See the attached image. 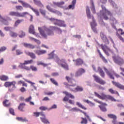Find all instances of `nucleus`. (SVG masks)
<instances>
[{
  "mask_svg": "<svg viewBox=\"0 0 124 124\" xmlns=\"http://www.w3.org/2000/svg\"><path fill=\"white\" fill-rule=\"evenodd\" d=\"M43 29L46 31L47 35H54V31H56L59 34H62V32L61 29L54 26H50L49 28L44 26Z\"/></svg>",
  "mask_w": 124,
  "mask_h": 124,
  "instance_id": "obj_1",
  "label": "nucleus"
},
{
  "mask_svg": "<svg viewBox=\"0 0 124 124\" xmlns=\"http://www.w3.org/2000/svg\"><path fill=\"white\" fill-rule=\"evenodd\" d=\"M94 93L95 96H96L98 98H100V99H102V100H104L105 99L106 100L108 99V100H111V101H114V102L117 101V100L114 98V97L110 95H106L104 94V93H101V95H99V94H98L96 92H94Z\"/></svg>",
  "mask_w": 124,
  "mask_h": 124,
  "instance_id": "obj_2",
  "label": "nucleus"
},
{
  "mask_svg": "<svg viewBox=\"0 0 124 124\" xmlns=\"http://www.w3.org/2000/svg\"><path fill=\"white\" fill-rule=\"evenodd\" d=\"M63 93H64L66 95V96H65L63 98V101H68L70 104L74 105V103H75L74 101L70 99L69 100V98H71L72 99H74V98H75V97L74 96V95H73L71 93H69L66 91L63 92Z\"/></svg>",
  "mask_w": 124,
  "mask_h": 124,
  "instance_id": "obj_3",
  "label": "nucleus"
},
{
  "mask_svg": "<svg viewBox=\"0 0 124 124\" xmlns=\"http://www.w3.org/2000/svg\"><path fill=\"white\" fill-rule=\"evenodd\" d=\"M112 60L115 63L119 64V65H122L124 64V60L120 55H113L112 56Z\"/></svg>",
  "mask_w": 124,
  "mask_h": 124,
  "instance_id": "obj_4",
  "label": "nucleus"
},
{
  "mask_svg": "<svg viewBox=\"0 0 124 124\" xmlns=\"http://www.w3.org/2000/svg\"><path fill=\"white\" fill-rule=\"evenodd\" d=\"M9 16H15V17H25L26 15H29V13L27 12L19 13L18 12L11 11L9 13Z\"/></svg>",
  "mask_w": 124,
  "mask_h": 124,
  "instance_id": "obj_5",
  "label": "nucleus"
},
{
  "mask_svg": "<svg viewBox=\"0 0 124 124\" xmlns=\"http://www.w3.org/2000/svg\"><path fill=\"white\" fill-rule=\"evenodd\" d=\"M103 13L101 15L102 17L105 20H109V17L107 16L108 15L109 16H112V14L111 12L109 11L108 10L106 9L105 7L102 6Z\"/></svg>",
  "mask_w": 124,
  "mask_h": 124,
  "instance_id": "obj_6",
  "label": "nucleus"
},
{
  "mask_svg": "<svg viewBox=\"0 0 124 124\" xmlns=\"http://www.w3.org/2000/svg\"><path fill=\"white\" fill-rule=\"evenodd\" d=\"M16 83L15 81L12 82L7 81L4 83V86L6 88H9L10 87H11V86H13L12 89L9 88V91L10 92H13V91H14V89H16Z\"/></svg>",
  "mask_w": 124,
  "mask_h": 124,
  "instance_id": "obj_7",
  "label": "nucleus"
},
{
  "mask_svg": "<svg viewBox=\"0 0 124 124\" xmlns=\"http://www.w3.org/2000/svg\"><path fill=\"white\" fill-rule=\"evenodd\" d=\"M100 46L102 50H103V52L105 53L106 55H107L108 57H109V56H110L109 52L114 53V51H113V50L110 49V48H109L108 46L105 45H101Z\"/></svg>",
  "mask_w": 124,
  "mask_h": 124,
  "instance_id": "obj_8",
  "label": "nucleus"
},
{
  "mask_svg": "<svg viewBox=\"0 0 124 124\" xmlns=\"http://www.w3.org/2000/svg\"><path fill=\"white\" fill-rule=\"evenodd\" d=\"M65 79L66 80H67L68 83H69V84H70V85H69L66 82L63 83L64 85L66 86L67 88H69V87H75V86H76V84H73V82H75V79L68 76H66L65 77Z\"/></svg>",
  "mask_w": 124,
  "mask_h": 124,
  "instance_id": "obj_9",
  "label": "nucleus"
},
{
  "mask_svg": "<svg viewBox=\"0 0 124 124\" xmlns=\"http://www.w3.org/2000/svg\"><path fill=\"white\" fill-rule=\"evenodd\" d=\"M50 21L54 23V25L59 26V27H66V25L63 24L64 22L62 20H59L56 18H49Z\"/></svg>",
  "mask_w": 124,
  "mask_h": 124,
  "instance_id": "obj_10",
  "label": "nucleus"
},
{
  "mask_svg": "<svg viewBox=\"0 0 124 124\" xmlns=\"http://www.w3.org/2000/svg\"><path fill=\"white\" fill-rule=\"evenodd\" d=\"M93 77L96 83H98V84H100V85H105V84H106V82L103 79H101L99 77L94 75H93Z\"/></svg>",
  "mask_w": 124,
  "mask_h": 124,
  "instance_id": "obj_11",
  "label": "nucleus"
},
{
  "mask_svg": "<svg viewBox=\"0 0 124 124\" xmlns=\"http://www.w3.org/2000/svg\"><path fill=\"white\" fill-rule=\"evenodd\" d=\"M75 65L76 66H80L84 64V60L81 58H78L76 60H73Z\"/></svg>",
  "mask_w": 124,
  "mask_h": 124,
  "instance_id": "obj_12",
  "label": "nucleus"
},
{
  "mask_svg": "<svg viewBox=\"0 0 124 124\" xmlns=\"http://www.w3.org/2000/svg\"><path fill=\"white\" fill-rule=\"evenodd\" d=\"M116 33H117L116 34H117L118 38H119V39L120 40H121V41H122V42L124 43V38H123V37H122V36H121V35H123L124 34V30H123V29H119L117 30Z\"/></svg>",
  "mask_w": 124,
  "mask_h": 124,
  "instance_id": "obj_13",
  "label": "nucleus"
},
{
  "mask_svg": "<svg viewBox=\"0 0 124 124\" xmlns=\"http://www.w3.org/2000/svg\"><path fill=\"white\" fill-rule=\"evenodd\" d=\"M86 72V70L82 68H79L75 73V77H80Z\"/></svg>",
  "mask_w": 124,
  "mask_h": 124,
  "instance_id": "obj_14",
  "label": "nucleus"
},
{
  "mask_svg": "<svg viewBox=\"0 0 124 124\" xmlns=\"http://www.w3.org/2000/svg\"><path fill=\"white\" fill-rule=\"evenodd\" d=\"M97 102V103L101 104V106H99V107L101 109V111L103 112H106V111H107L106 108H105V106H107V104L106 103H102L101 101H98Z\"/></svg>",
  "mask_w": 124,
  "mask_h": 124,
  "instance_id": "obj_15",
  "label": "nucleus"
},
{
  "mask_svg": "<svg viewBox=\"0 0 124 124\" xmlns=\"http://www.w3.org/2000/svg\"><path fill=\"white\" fill-rule=\"evenodd\" d=\"M103 69L105 71L106 73H107V75L109 76V78H110V79H112L113 80H114L115 78L113 77V74H114V71H109V70H108L107 68H106V67H103Z\"/></svg>",
  "mask_w": 124,
  "mask_h": 124,
  "instance_id": "obj_16",
  "label": "nucleus"
},
{
  "mask_svg": "<svg viewBox=\"0 0 124 124\" xmlns=\"http://www.w3.org/2000/svg\"><path fill=\"white\" fill-rule=\"evenodd\" d=\"M100 36L101 39L103 40V42L105 43V44H109V40H108V38H107V37H106V35L104 34V32H102L100 33Z\"/></svg>",
  "mask_w": 124,
  "mask_h": 124,
  "instance_id": "obj_17",
  "label": "nucleus"
},
{
  "mask_svg": "<svg viewBox=\"0 0 124 124\" xmlns=\"http://www.w3.org/2000/svg\"><path fill=\"white\" fill-rule=\"evenodd\" d=\"M18 67L21 69L27 70V71H31V67L27 66L26 64H24L23 63H20V65H18Z\"/></svg>",
  "mask_w": 124,
  "mask_h": 124,
  "instance_id": "obj_18",
  "label": "nucleus"
},
{
  "mask_svg": "<svg viewBox=\"0 0 124 124\" xmlns=\"http://www.w3.org/2000/svg\"><path fill=\"white\" fill-rule=\"evenodd\" d=\"M70 90L75 93H78V92H83L84 91V88L80 86H77V87L74 89L70 88Z\"/></svg>",
  "mask_w": 124,
  "mask_h": 124,
  "instance_id": "obj_19",
  "label": "nucleus"
},
{
  "mask_svg": "<svg viewBox=\"0 0 124 124\" xmlns=\"http://www.w3.org/2000/svg\"><path fill=\"white\" fill-rule=\"evenodd\" d=\"M34 52L36 55H37L38 56H41V55H44V54H46L47 51L43 49H40L34 50Z\"/></svg>",
  "mask_w": 124,
  "mask_h": 124,
  "instance_id": "obj_20",
  "label": "nucleus"
},
{
  "mask_svg": "<svg viewBox=\"0 0 124 124\" xmlns=\"http://www.w3.org/2000/svg\"><path fill=\"white\" fill-rule=\"evenodd\" d=\"M97 51L99 54V56L100 59H101V60L103 61V62L105 63H108V61H107V59H105V57H104V56H103V55L100 52V50H99V49H97Z\"/></svg>",
  "mask_w": 124,
  "mask_h": 124,
  "instance_id": "obj_21",
  "label": "nucleus"
},
{
  "mask_svg": "<svg viewBox=\"0 0 124 124\" xmlns=\"http://www.w3.org/2000/svg\"><path fill=\"white\" fill-rule=\"evenodd\" d=\"M43 28H44V27H43V29L40 28V27H39L38 28V30H39V31L41 34V35H42L43 36V37H44V38H47V34H46L45 33V31H43V30L44 31H45Z\"/></svg>",
  "mask_w": 124,
  "mask_h": 124,
  "instance_id": "obj_22",
  "label": "nucleus"
},
{
  "mask_svg": "<svg viewBox=\"0 0 124 124\" xmlns=\"http://www.w3.org/2000/svg\"><path fill=\"white\" fill-rule=\"evenodd\" d=\"M112 84L115 86V87H117V88H118V89H120V90H124V86L121 84L119 82H116L115 81H112Z\"/></svg>",
  "mask_w": 124,
  "mask_h": 124,
  "instance_id": "obj_23",
  "label": "nucleus"
},
{
  "mask_svg": "<svg viewBox=\"0 0 124 124\" xmlns=\"http://www.w3.org/2000/svg\"><path fill=\"white\" fill-rule=\"evenodd\" d=\"M29 32L30 33H32V34H34L36 36L38 35V33L36 34V32H35L34 27L32 25H30L29 27Z\"/></svg>",
  "mask_w": 124,
  "mask_h": 124,
  "instance_id": "obj_24",
  "label": "nucleus"
},
{
  "mask_svg": "<svg viewBox=\"0 0 124 124\" xmlns=\"http://www.w3.org/2000/svg\"><path fill=\"white\" fill-rule=\"evenodd\" d=\"M26 54L27 55V56H29V57H30V58L33 60L36 59L35 54L33 53V52H26Z\"/></svg>",
  "mask_w": 124,
  "mask_h": 124,
  "instance_id": "obj_25",
  "label": "nucleus"
},
{
  "mask_svg": "<svg viewBox=\"0 0 124 124\" xmlns=\"http://www.w3.org/2000/svg\"><path fill=\"white\" fill-rule=\"evenodd\" d=\"M46 9L48 10V11H50V12H52V13H60L61 14L60 12L53 9V8H51L49 5L46 6Z\"/></svg>",
  "mask_w": 124,
  "mask_h": 124,
  "instance_id": "obj_26",
  "label": "nucleus"
},
{
  "mask_svg": "<svg viewBox=\"0 0 124 124\" xmlns=\"http://www.w3.org/2000/svg\"><path fill=\"white\" fill-rule=\"evenodd\" d=\"M98 71L99 72V74L102 78H104L105 77V73L103 71V70L100 68V67H98Z\"/></svg>",
  "mask_w": 124,
  "mask_h": 124,
  "instance_id": "obj_27",
  "label": "nucleus"
},
{
  "mask_svg": "<svg viewBox=\"0 0 124 124\" xmlns=\"http://www.w3.org/2000/svg\"><path fill=\"white\" fill-rule=\"evenodd\" d=\"M86 14L88 19H92V16H91V11H90V8L87 7L86 8Z\"/></svg>",
  "mask_w": 124,
  "mask_h": 124,
  "instance_id": "obj_28",
  "label": "nucleus"
},
{
  "mask_svg": "<svg viewBox=\"0 0 124 124\" xmlns=\"http://www.w3.org/2000/svg\"><path fill=\"white\" fill-rule=\"evenodd\" d=\"M35 4L36 5H38V6H40L41 7H43L44 5L43 4L38 0H33Z\"/></svg>",
  "mask_w": 124,
  "mask_h": 124,
  "instance_id": "obj_29",
  "label": "nucleus"
},
{
  "mask_svg": "<svg viewBox=\"0 0 124 124\" xmlns=\"http://www.w3.org/2000/svg\"><path fill=\"white\" fill-rule=\"evenodd\" d=\"M40 119H41L42 122L43 123V124H50V122H49V121H48L47 119H46V117H40Z\"/></svg>",
  "mask_w": 124,
  "mask_h": 124,
  "instance_id": "obj_30",
  "label": "nucleus"
},
{
  "mask_svg": "<svg viewBox=\"0 0 124 124\" xmlns=\"http://www.w3.org/2000/svg\"><path fill=\"white\" fill-rule=\"evenodd\" d=\"M90 2L92 5L91 10H92L93 13V14H95V13H96V12H95V8H94V4H93V0H90Z\"/></svg>",
  "mask_w": 124,
  "mask_h": 124,
  "instance_id": "obj_31",
  "label": "nucleus"
},
{
  "mask_svg": "<svg viewBox=\"0 0 124 124\" xmlns=\"http://www.w3.org/2000/svg\"><path fill=\"white\" fill-rule=\"evenodd\" d=\"M8 79H9V78L7 76L2 75L0 76V80H1V81H7Z\"/></svg>",
  "mask_w": 124,
  "mask_h": 124,
  "instance_id": "obj_32",
  "label": "nucleus"
},
{
  "mask_svg": "<svg viewBox=\"0 0 124 124\" xmlns=\"http://www.w3.org/2000/svg\"><path fill=\"white\" fill-rule=\"evenodd\" d=\"M26 106V104L25 103H21L20 104L19 106H18V109L21 111V112H24V108H25V106Z\"/></svg>",
  "mask_w": 124,
  "mask_h": 124,
  "instance_id": "obj_33",
  "label": "nucleus"
},
{
  "mask_svg": "<svg viewBox=\"0 0 124 124\" xmlns=\"http://www.w3.org/2000/svg\"><path fill=\"white\" fill-rule=\"evenodd\" d=\"M108 92L110 93H111L112 94H118V95H120L118 91H114L112 88L108 89Z\"/></svg>",
  "mask_w": 124,
  "mask_h": 124,
  "instance_id": "obj_34",
  "label": "nucleus"
},
{
  "mask_svg": "<svg viewBox=\"0 0 124 124\" xmlns=\"http://www.w3.org/2000/svg\"><path fill=\"white\" fill-rule=\"evenodd\" d=\"M91 26L92 27H94L97 26V24H96L95 21L94 20V17H93V16H92V22L91 23Z\"/></svg>",
  "mask_w": 124,
  "mask_h": 124,
  "instance_id": "obj_35",
  "label": "nucleus"
},
{
  "mask_svg": "<svg viewBox=\"0 0 124 124\" xmlns=\"http://www.w3.org/2000/svg\"><path fill=\"white\" fill-rule=\"evenodd\" d=\"M3 105L5 107H8L10 105V103H9V101L8 100H5L3 102Z\"/></svg>",
  "mask_w": 124,
  "mask_h": 124,
  "instance_id": "obj_36",
  "label": "nucleus"
},
{
  "mask_svg": "<svg viewBox=\"0 0 124 124\" xmlns=\"http://www.w3.org/2000/svg\"><path fill=\"white\" fill-rule=\"evenodd\" d=\"M10 35L12 37H17L18 36V34L14 31H10Z\"/></svg>",
  "mask_w": 124,
  "mask_h": 124,
  "instance_id": "obj_37",
  "label": "nucleus"
},
{
  "mask_svg": "<svg viewBox=\"0 0 124 124\" xmlns=\"http://www.w3.org/2000/svg\"><path fill=\"white\" fill-rule=\"evenodd\" d=\"M109 20L110 22L112 23V24H117V23H118V20H117V19H116V18L113 16L110 17Z\"/></svg>",
  "mask_w": 124,
  "mask_h": 124,
  "instance_id": "obj_38",
  "label": "nucleus"
},
{
  "mask_svg": "<svg viewBox=\"0 0 124 124\" xmlns=\"http://www.w3.org/2000/svg\"><path fill=\"white\" fill-rule=\"evenodd\" d=\"M25 82H27V83H29V84H31V86H33V88L35 89V90H36V87L34 86L33 85H35V83L34 82H32L30 80H29L27 79H24Z\"/></svg>",
  "mask_w": 124,
  "mask_h": 124,
  "instance_id": "obj_39",
  "label": "nucleus"
},
{
  "mask_svg": "<svg viewBox=\"0 0 124 124\" xmlns=\"http://www.w3.org/2000/svg\"><path fill=\"white\" fill-rule=\"evenodd\" d=\"M108 117L110 119H112L113 120H117V116L115 115L114 114H108Z\"/></svg>",
  "mask_w": 124,
  "mask_h": 124,
  "instance_id": "obj_40",
  "label": "nucleus"
},
{
  "mask_svg": "<svg viewBox=\"0 0 124 124\" xmlns=\"http://www.w3.org/2000/svg\"><path fill=\"white\" fill-rule=\"evenodd\" d=\"M61 66L62 67H63L64 69H65V70H68L69 68H68V65H67V63H65L64 64L61 63Z\"/></svg>",
  "mask_w": 124,
  "mask_h": 124,
  "instance_id": "obj_41",
  "label": "nucleus"
},
{
  "mask_svg": "<svg viewBox=\"0 0 124 124\" xmlns=\"http://www.w3.org/2000/svg\"><path fill=\"white\" fill-rule=\"evenodd\" d=\"M50 80L51 82V83L53 84V85H55V86H59V84L58 83V82H57V81H56L55 79L50 78Z\"/></svg>",
  "mask_w": 124,
  "mask_h": 124,
  "instance_id": "obj_42",
  "label": "nucleus"
},
{
  "mask_svg": "<svg viewBox=\"0 0 124 124\" xmlns=\"http://www.w3.org/2000/svg\"><path fill=\"white\" fill-rule=\"evenodd\" d=\"M32 62H33V60H30L24 61V62L22 63H23V64H31Z\"/></svg>",
  "mask_w": 124,
  "mask_h": 124,
  "instance_id": "obj_43",
  "label": "nucleus"
},
{
  "mask_svg": "<svg viewBox=\"0 0 124 124\" xmlns=\"http://www.w3.org/2000/svg\"><path fill=\"white\" fill-rule=\"evenodd\" d=\"M76 104L78 106V107L81 108V109H83V110H87V108H85L84 106L82 105L81 103L78 102H77Z\"/></svg>",
  "mask_w": 124,
  "mask_h": 124,
  "instance_id": "obj_44",
  "label": "nucleus"
},
{
  "mask_svg": "<svg viewBox=\"0 0 124 124\" xmlns=\"http://www.w3.org/2000/svg\"><path fill=\"white\" fill-rule=\"evenodd\" d=\"M23 21H24V19H18V20H17L15 23V26L16 27H17V26H18V25L21 24V23H22V22H23Z\"/></svg>",
  "mask_w": 124,
  "mask_h": 124,
  "instance_id": "obj_45",
  "label": "nucleus"
},
{
  "mask_svg": "<svg viewBox=\"0 0 124 124\" xmlns=\"http://www.w3.org/2000/svg\"><path fill=\"white\" fill-rule=\"evenodd\" d=\"M23 6L24 7H26V8H30L31 9L32 7L31 6L30 4H28V3H26L24 2V3L22 4Z\"/></svg>",
  "mask_w": 124,
  "mask_h": 124,
  "instance_id": "obj_46",
  "label": "nucleus"
},
{
  "mask_svg": "<svg viewBox=\"0 0 124 124\" xmlns=\"http://www.w3.org/2000/svg\"><path fill=\"white\" fill-rule=\"evenodd\" d=\"M31 9L33 12L35 13V14H36V16H39V12L38 11V10L33 8L32 7L31 8Z\"/></svg>",
  "mask_w": 124,
  "mask_h": 124,
  "instance_id": "obj_47",
  "label": "nucleus"
},
{
  "mask_svg": "<svg viewBox=\"0 0 124 124\" xmlns=\"http://www.w3.org/2000/svg\"><path fill=\"white\" fill-rule=\"evenodd\" d=\"M30 39L31 40H33L38 45H39L41 43V42H40V41H39V40H37V39H35L34 38L30 37Z\"/></svg>",
  "mask_w": 124,
  "mask_h": 124,
  "instance_id": "obj_48",
  "label": "nucleus"
},
{
  "mask_svg": "<svg viewBox=\"0 0 124 124\" xmlns=\"http://www.w3.org/2000/svg\"><path fill=\"white\" fill-rule=\"evenodd\" d=\"M25 35H26V34L23 31H19V37H20V38H22L24 37Z\"/></svg>",
  "mask_w": 124,
  "mask_h": 124,
  "instance_id": "obj_49",
  "label": "nucleus"
},
{
  "mask_svg": "<svg viewBox=\"0 0 124 124\" xmlns=\"http://www.w3.org/2000/svg\"><path fill=\"white\" fill-rule=\"evenodd\" d=\"M16 10H19V11H22V10H24V8L23 7V6L20 5L16 6Z\"/></svg>",
  "mask_w": 124,
  "mask_h": 124,
  "instance_id": "obj_50",
  "label": "nucleus"
},
{
  "mask_svg": "<svg viewBox=\"0 0 124 124\" xmlns=\"http://www.w3.org/2000/svg\"><path fill=\"white\" fill-rule=\"evenodd\" d=\"M54 4H55V5H57V6H61V5H62L63 4H64V2L61 1L60 2H54Z\"/></svg>",
  "mask_w": 124,
  "mask_h": 124,
  "instance_id": "obj_51",
  "label": "nucleus"
},
{
  "mask_svg": "<svg viewBox=\"0 0 124 124\" xmlns=\"http://www.w3.org/2000/svg\"><path fill=\"white\" fill-rule=\"evenodd\" d=\"M31 69L32 71H37V68L32 65L30 66V70Z\"/></svg>",
  "mask_w": 124,
  "mask_h": 124,
  "instance_id": "obj_52",
  "label": "nucleus"
},
{
  "mask_svg": "<svg viewBox=\"0 0 124 124\" xmlns=\"http://www.w3.org/2000/svg\"><path fill=\"white\" fill-rule=\"evenodd\" d=\"M58 62V64H61V65H62V63H66V62H65V60L64 59H62L61 60H59Z\"/></svg>",
  "mask_w": 124,
  "mask_h": 124,
  "instance_id": "obj_53",
  "label": "nucleus"
},
{
  "mask_svg": "<svg viewBox=\"0 0 124 124\" xmlns=\"http://www.w3.org/2000/svg\"><path fill=\"white\" fill-rule=\"evenodd\" d=\"M6 49H7L6 46H1L0 47V53H2V52H4V51H6Z\"/></svg>",
  "mask_w": 124,
  "mask_h": 124,
  "instance_id": "obj_54",
  "label": "nucleus"
},
{
  "mask_svg": "<svg viewBox=\"0 0 124 124\" xmlns=\"http://www.w3.org/2000/svg\"><path fill=\"white\" fill-rule=\"evenodd\" d=\"M24 52H23L22 51V50H20V49H17L16 50V54L17 55V56H19L20 55H22V54H23Z\"/></svg>",
  "mask_w": 124,
  "mask_h": 124,
  "instance_id": "obj_55",
  "label": "nucleus"
},
{
  "mask_svg": "<svg viewBox=\"0 0 124 124\" xmlns=\"http://www.w3.org/2000/svg\"><path fill=\"white\" fill-rule=\"evenodd\" d=\"M82 121L80 122V124H88V121H87V119H86L85 118H84L83 117L81 118Z\"/></svg>",
  "mask_w": 124,
  "mask_h": 124,
  "instance_id": "obj_56",
  "label": "nucleus"
},
{
  "mask_svg": "<svg viewBox=\"0 0 124 124\" xmlns=\"http://www.w3.org/2000/svg\"><path fill=\"white\" fill-rule=\"evenodd\" d=\"M16 120L17 121H20V122H26L27 120L26 119H23L22 117H16Z\"/></svg>",
  "mask_w": 124,
  "mask_h": 124,
  "instance_id": "obj_57",
  "label": "nucleus"
},
{
  "mask_svg": "<svg viewBox=\"0 0 124 124\" xmlns=\"http://www.w3.org/2000/svg\"><path fill=\"white\" fill-rule=\"evenodd\" d=\"M40 12L41 14H42V15H43V16H45V15H46V11L45 10H42V9H40Z\"/></svg>",
  "mask_w": 124,
  "mask_h": 124,
  "instance_id": "obj_58",
  "label": "nucleus"
},
{
  "mask_svg": "<svg viewBox=\"0 0 124 124\" xmlns=\"http://www.w3.org/2000/svg\"><path fill=\"white\" fill-rule=\"evenodd\" d=\"M82 113L84 114V115H85V117H86V118H87V119H88V120H89V122H92V119H91V118H90V116L87 114V113H86V112L83 111V113Z\"/></svg>",
  "mask_w": 124,
  "mask_h": 124,
  "instance_id": "obj_59",
  "label": "nucleus"
},
{
  "mask_svg": "<svg viewBox=\"0 0 124 124\" xmlns=\"http://www.w3.org/2000/svg\"><path fill=\"white\" fill-rule=\"evenodd\" d=\"M40 110H41L42 111H45L48 109L47 107L42 106L39 108Z\"/></svg>",
  "mask_w": 124,
  "mask_h": 124,
  "instance_id": "obj_60",
  "label": "nucleus"
},
{
  "mask_svg": "<svg viewBox=\"0 0 124 124\" xmlns=\"http://www.w3.org/2000/svg\"><path fill=\"white\" fill-rule=\"evenodd\" d=\"M4 30H5L6 31H11V30H12V28L9 27H6L4 28Z\"/></svg>",
  "mask_w": 124,
  "mask_h": 124,
  "instance_id": "obj_61",
  "label": "nucleus"
},
{
  "mask_svg": "<svg viewBox=\"0 0 124 124\" xmlns=\"http://www.w3.org/2000/svg\"><path fill=\"white\" fill-rule=\"evenodd\" d=\"M9 112L13 116L15 115V113L14 112V109H13V108H10Z\"/></svg>",
  "mask_w": 124,
  "mask_h": 124,
  "instance_id": "obj_62",
  "label": "nucleus"
},
{
  "mask_svg": "<svg viewBox=\"0 0 124 124\" xmlns=\"http://www.w3.org/2000/svg\"><path fill=\"white\" fill-rule=\"evenodd\" d=\"M32 98L31 97V96H30L29 97L25 99L26 102H30V101H31V100Z\"/></svg>",
  "mask_w": 124,
  "mask_h": 124,
  "instance_id": "obj_63",
  "label": "nucleus"
},
{
  "mask_svg": "<svg viewBox=\"0 0 124 124\" xmlns=\"http://www.w3.org/2000/svg\"><path fill=\"white\" fill-rule=\"evenodd\" d=\"M33 114H34V117H39V112H33Z\"/></svg>",
  "mask_w": 124,
  "mask_h": 124,
  "instance_id": "obj_64",
  "label": "nucleus"
}]
</instances>
